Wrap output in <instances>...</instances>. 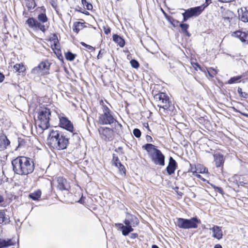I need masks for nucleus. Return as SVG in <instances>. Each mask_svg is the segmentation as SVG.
Returning a JSON list of instances; mask_svg holds the SVG:
<instances>
[{"label":"nucleus","instance_id":"nucleus-35","mask_svg":"<svg viewBox=\"0 0 248 248\" xmlns=\"http://www.w3.org/2000/svg\"><path fill=\"white\" fill-rule=\"evenodd\" d=\"M238 93H239L240 96L241 97L247 98L248 97V93L246 92H243L242 91V89L241 88H238L237 90Z\"/></svg>","mask_w":248,"mask_h":248},{"label":"nucleus","instance_id":"nucleus-46","mask_svg":"<svg viewBox=\"0 0 248 248\" xmlns=\"http://www.w3.org/2000/svg\"><path fill=\"white\" fill-rule=\"evenodd\" d=\"M178 187L177 186H176L175 187V188H173V189L174 190V191L177 193V194L180 196V197H182L183 195V192H181V191H178Z\"/></svg>","mask_w":248,"mask_h":248},{"label":"nucleus","instance_id":"nucleus-3","mask_svg":"<svg viewBox=\"0 0 248 248\" xmlns=\"http://www.w3.org/2000/svg\"><path fill=\"white\" fill-rule=\"evenodd\" d=\"M143 148L146 150L150 158L155 165L160 166L165 165V155L155 145L147 143L143 145Z\"/></svg>","mask_w":248,"mask_h":248},{"label":"nucleus","instance_id":"nucleus-58","mask_svg":"<svg viewBox=\"0 0 248 248\" xmlns=\"http://www.w3.org/2000/svg\"><path fill=\"white\" fill-rule=\"evenodd\" d=\"M144 126L145 127H146V128H147V129H148V130H150V129H149V125H148V124L147 123H144Z\"/></svg>","mask_w":248,"mask_h":248},{"label":"nucleus","instance_id":"nucleus-16","mask_svg":"<svg viewBox=\"0 0 248 248\" xmlns=\"http://www.w3.org/2000/svg\"><path fill=\"white\" fill-rule=\"evenodd\" d=\"M177 165L176 161L171 157H170L169 164L166 168V171L169 175H172L174 173Z\"/></svg>","mask_w":248,"mask_h":248},{"label":"nucleus","instance_id":"nucleus-19","mask_svg":"<svg viewBox=\"0 0 248 248\" xmlns=\"http://www.w3.org/2000/svg\"><path fill=\"white\" fill-rule=\"evenodd\" d=\"M223 18L224 21L230 23L236 19L233 13L229 10H225L223 14Z\"/></svg>","mask_w":248,"mask_h":248},{"label":"nucleus","instance_id":"nucleus-10","mask_svg":"<svg viewBox=\"0 0 248 248\" xmlns=\"http://www.w3.org/2000/svg\"><path fill=\"white\" fill-rule=\"evenodd\" d=\"M98 123L102 125L111 124L114 123L115 125L116 124H117L119 125L121 127L122 126V125L114 119L111 113L100 114L98 118Z\"/></svg>","mask_w":248,"mask_h":248},{"label":"nucleus","instance_id":"nucleus-34","mask_svg":"<svg viewBox=\"0 0 248 248\" xmlns=\"http://www.w3.org/2000/svg\"><path fill=\"white\" fill-rule=\"evenodd\" d=\"M82 5L85 7L86 9L88 10H91L93 9V5L91 3L86 1V0H81Z\"/></svg>","mask_w":248,"mask_h":248},{"label":"nucleus","instance_id":"nucleus-52","mask_svg":"<svg viewBox=\"0 0 248 248\" xmlns=\"http://www.w3.org/2000/svg\"><path fill=\"white\" fill-rule=\"evenodd\" d=\"M4 79V76L3 74L0 73V82H2Z\"/></svg>","mask_w":248,"mask_h":248},{"label":"nucleus","instance_id":"nucleus-36","mask_svg":"<svg viewBox=\"0 0 248 248\" xmlns=\"http://www.w3.org/2000/svg\"><path fill=\"white\" fill-rule=\"evenodd\" d=\"M119 170L120 173L122 175H124L125 174V169L124 167L121 164V162H119L118 166H116Z\"/></svg>","mask_w":248,"mask_h":248},{"label":"nucleus","instance_id":"nucleus-40","mask_svg":"<svg viewBox=\"0 0 248 248\" xmlns=\"http://www.w3.org/2000/svg\"><path fill=\"white\" fill-rule=\"evenodd\" d=\"M133 135L136 137V138H140L141 136V132L140 130V129L138 128H135L133 131Z\"/></svg>","mask_w":248,"mask_h":248},{"label":"nucleus","instance_id":"nucleus-28","mask_svg":"<svg viewBox=\"0 0 248 248\" xmlns=\"http://www.w3.org/2000/svg\"><path fill=\"white\" fill-rule=\"evenodd\" d=\"M13 68L16 72L19 73H23L26 70V67L22 63L14 65Z\"/></svg>","mask_w":248,"mask_h":248},{"label":"nucleus","instance_id":"nucleus-12","mask_svg":"<svg viewBox=\"0 0 248 248\" xmlns=\"http://www.w3.org/2000/svg\"><path fill=\"white\" fill-rule=\"evenodd\" d=\"M99 132L101 138L105 140H110L113 138V130L108 127H100Z\"/></svg>","mask_w":248,"mask_h":248},{"label":"nucleus","instance_id":"nucleus-56","mask_svg":"<svg viewBox=\"0 0 248 248\" xmlns=\"http://www.w3.org/2000/svg\"><path fill=\"white\" fill-rule=\"evenodd\" d=\"M211 3V0H206V5H205L204 6L207 7L210 3Z\"/></svg>","mask_w":248,"mask_h":248},{"label":"nucleus","instance_id":"nucleus-57","mask_svg":"<svg viewBox=\"0 0 248 248\" xmlns=\"http://www.w3.org/2000/svg\"><path fill=\"white\" fill-rule=\"evenodd\" d=\"M214 248H222V247L220 245L217 244L214 246Z\"/></svg>","mask_w":248,"mask_h":248},{"label":"nucleus","instance_id":"nucleus-22","mask_svg":"<svg viewBox=\"0 0 248 248\" xmlns=\"http://www.w3.org/2000/svg\"><path fill=\"white\" fill-rule=\"evenodd\" d=\"M214 160L217 167H220L223 165L224 163L223 155L220 154L214 155Z\"/></svg>","mask_w":248,"mask_h":248},{"label":"nucleus","instance_id":"nucleus-9","mask_svg":"<svg viewBox=\"0 0 248 248\" xmlns=\"http://www.w3.org/2000/svg\"><path fill=\"white\" fill-rule=\"evenodd\" d=\"M26 24L28 25L30 28L35 31L39 30L44 32L47 28V27H46L45 25H42L41 23L39 22L37 19L33 17L28 18L26 21Z\"/></svg>","mask_w":248,"mask_h":248},{"label":"nucleus","instance_id":"nucleus-62","mask_svg":"<svg viewBox=\"0 0 248 248\" xmlns=\"http://www.w3.org/2000/svg\"><path fill=\"white\" fill-rule=\"evenodd\" d=\"M152 248H159L155 245H153L152 246Z\"/></svg>","mask_w":248,"mask_h":248},{"label":"nucleus","instance_id":"nucleus-8","mask_svg":"<svg viewBox=\"0 0 248 248\" xmlns=\"http://www.w3.org/2000/svg\"><path fill=\"white\" fill-rule=\"evenodd\" d=\"M50 63L48 61H43L31 71V74L38 77L48 75L49 73Z\"/></svg>","mask_w":248,"mask_h":248},{"label":"nucleus","instance_id":"nucleus-14","mask_svg":"<svg viewBox=\"0 0 248 248\" xmlns=\"http://www.w3.org/2000/svg\"><path fill=\"white\" fill-rule=\"evenodd\" d=\"M57 187L60 190H67L68 191L70 189V186L69 183L62 177H59L57 178Z\"/></svg>","mask_w":248,"mask_h":248},{"label":"nucleus","instance_id":"nucleus-64","mask_svg":"<svg viewBox=\"0 0 248 248\" xmlns=\"http://www.w3.org/2000/svg\"><path fill=\"white\" fill-rule=\"evenodd\" d=\"M242 114L247 117H248V114L247 113H242Z\"/></svg>","mask_w":248,"mask_h":248},{"label":"nucleus","instance_id":"nucleus-38","mask_svg":"<svg viewBox=\"0 0 248 248\" xmlns=\"http://www.w3.org/2000/svg\"><path fill=\"white\" fill-rule=\"evenodd\" d=\"M130 63L132 67L134 68H138L139 67L140 64L139 62L134 59H133L130 61Z\"/></svg>","mask_w":248,"mask_h":248},{"label":"nucleus","instance_id":"nucleus-43","mask_svg":"<svg viewBox=\"0 0 248 248\" xmlns=\"http://www.w3.org/2000/svg\"><path fill=\"white\" fill-rule=\"evenodd\" d=\"M180 27H181L182 31L184 32H186V31H187V29L189 27V25L187 24H181L180 25Z\"/></svg>","mask_w":248,"mask_h":248},{"label":"nucleus","instance_id":"nucleus-11","mask_svg":"<svg viewBox=\"0 0 248 248\" xmlns=\"http://www.w3.org/2000/svg\"><path fill=\"white\" fill-rule=\"evenodd\" d=\"M59 119L60 122L59 124L61 127L71 133L73 132L74 129L73 124L67 118L63 116L59 115Z\"/></svg>","mask_w":248,"mask_h":248},{"label":"nucleus","instance_id":"nucleus-41","mask_svg":"<svg viewBox=\"0 0 248 248\" xmlns=\"http://www.w3.org/2000/svg\"><path fill=\"white\" fill-rule=\"evenodd\" d=\"M80 44L82 46L85 47L86 48H87L89 50H90L91 51H94L95 50V48L93 47L92 46H91L90 45L86 44L84 42H81L80 43Z\"/></svg>","mask_w":248,"mask_h":248},{"label":"nucleus","instance_id":"nucleus-61","mask_svg":"<svg viewBox=\"0 0 248 248\" xmlns=\"http://www.w3.org/2000/svg\"><path fill=\"white\" fill-rule=\"evenodd\" d=\"M3 201V198L2 196L0 195V203L2 202Z\"/></svg>","mask_w":248,"mask_h":248},{"label":"nucleus","instance_id":"nucleus-55","mask_svg":"<svg viewBox=\"0 0 248 248\" xmlns=\"http://www.w3.org/2000/svg\"><path fill=\"white\" fill-rule=\"evenodd\" d=\"M219 1L221 2H230L231 1H233L234 0H218Z\"/></svg>","mask_w":248,"mask_h":248},{"label":"nucleus","instance_id":"nucleus-54","mask_svg":"<svg viewBox=\"0 0 248 248\" xmlns=\"http://www.w3.org/2000/svg\"><path fill=\"white\" fill-rule=\"evenodd\" d=\"M207 172V169H206L205 168H202L201 170H200V173H205V172Z\"/></svg>","mask_w":248,"mask_h":248},{"label":"nucleus","instance_id":"nucleus-24","mask_svg":"<svg viewBox=\"0 0 248 248\" xmlns=\"http://www.w3.org/2000/svg\"><path fill=\"white\" fill-rule=\"evenodd\" d=\"M243 75H239L232 77L227 81L228 84H232L234 83H239L241 81V79L243 78Z\"/></svg>","mask_w":248,"mask_h":248},{"label":"nucleus","instance_id":"nucleus-23","mask_svg":"<svg viewBox=\"0 0 248 248\" xmlns=\"http://www.w3.org/2000/svg\"><path fill=\"white\" fill-rule=\"evenodd\" d=\"M44 13L39 14L37 16V20L39 22L42 23V25H45V23L48 21V18L45 13L46 10L44 9Z\"/></svg>","mask_w":248,"mask_h":248},{"label":"nucleus","instance_id":"nucleus-2","mask_svg":"<svg viewBox=\"0 0 248 248\" xmlns=\"http://www.w3.org/2000/svg\"><path fill=\"white\" fill-rule=\"evenodd\" d=\"M47 141L50 146L58 150L66 148L69 143L68 138L58 131L53 130L50 131Z\"/></svg>","mask_w":248,"mask_h":248},{"label":"nucleus","instance_id":"nucleus-13","mask_svg":"<svg viewBox=\"0 0 248 248\" xmlns=\"http://www.w3.org/2000/svg\"><path fill=\"white\" fill-rule=\"evenodd\" d=\"M205 8V6L203 5L191 8L186 10L184 13L189 18L192 16H197L202 13Z\"/></svg>","mask_w":248,"mask_h":248},{"label":"nucleus","instance_id":"nucleus-7","mask_svg":"<svg viewBox=\"0 0 248 248\" xmlns=\"http://www.w3.org/2000/svg\"><path fill=\"white\" fill-rule=\"evenodd\" d=\"M200 222V220L196 217L190 219L178 218H177L176 224L181 229H196L198 227V223Z\"/></svg>","mask_w":248,"mask_h":248},{"label":"nucleus","instance_id":"nucleus-4","mask_svg":"<svg viewBox=\"0 0 248 248\" xmlns=\"http://www.w3.org/2000/svg\"><path fill=\"white\" fill-rule=\"evenodd\" d=\"M124 223L125 225L122 223H116L115 226L121 230L123 235L126 236L129 233L133 231V227L137 226L139 221L136 216L128 214Z\"/></svg>","mask_w":248,"mask_h":248},{"label":"nucleus","instance_id":"nucleus-21","mask_svg":"<svg viewBox=\"0 0 248 248\" xmlns=\"http://www.w3.org/2000/svg\"><path fill=\"white\" fill-rule=\"evenodd\" d=\"M10 141L7 137L4 135L0 136V150H5L10 144Z\"/></svg>","mask_w":248,"mask_h":248},{"label":"nucleus","instance_id":"nucleus-50","mask_svg":"<svg viewBox=\"0 0 248 248\" xmlns=\"http://www.w3.org/2000/svg\"><path fill=\"white\" fill-rule=\"evenodd\" d=\"M182 15L183 16V22H185L186 21L188 18H189L187 15H185V13L182 14Z\"/></svg>","mask_w":248,"mask_h":248},{"label":"nucleus","instance_id":"nucleus-31","mask_svg":"<svg viewBox=\"0 0 248 248\" xmlns=\"http://www.w3.org/2000/svg\"><path fill=\"white\" fill-rule=\"evenodd\" d=\"M41 192L40 190L36 191L30 194V197L33 200H38L41 197Z\"/></svg>","mask_w":248,"mask_h":248},{"label":"nucleus","instance_id":"nucleus-45","mask_svg":"<svg viewBox=\"0 0 248 248\" xmlns=\"http://www.w3.org/2000/svg\"><path fill=\"white\" fill-rule=\"evenodd\" d=\"M50 3L52 6V7L54 9H56L57 7V4L56 3V0H49Z\"/></svg>","mask_w":248,"mask_h":248},{"label":"nucleus","instance_id":"nucleus-47","mask_svg":"<svg viewBox=\"0 0 248 248\" xmlns=\"http://www.w3.org/2000/svg\"><path fill=\"white\" fill-rule=\"evenodd\" d=\"M193 175L197 177V178L201 179L203 180V181H205L204 179H203V178H202L201 175L200 174H198V173L197 171H193Z\"/></svg>","mask_w":248,"mask_h":248},{"label":"nucleus","instance_id":"nucleus-6","mask_svg":"<svg viewBox=\"0 0 248 248\" xmlns=\"http://www.w3.org/2000/svg\"><path fill=\"white\" fill-rule=\"evenodd\" d=\"M154 99L159 107V111L162 109L164 112L170 111L173 108L168 95L164 93H159L154 95Z\"/></svg>","mask_w":248,"mask_h":248},{"label":"nucleus","instance_id":"nucleus-20","mask_svg":"<svg viewBox=\"0 0 248 248\" xmlns=\"http://www.w3.org/2000/svg\"><path fill=\"white\" fill-rule=\"evenodd\" d=\"M15 243V241L13 239L0 238V248H5L9 246H13Z\"/></svg>","mask_w":248,"mask_h":248},{"label":"nucleus","instance_id":"nucleus-18","mask_svg":"<svg viewBox=\"0 0 248 248\" xmlns=\"http://www.w3.org/2000/svg\"><path fill=\"white\" fill-rule=\"evenodd\" d=\"M212 231V236L218 240H220L222 238L223 233L221 227L214 225L212 228L210 229Z\"/></svg>","mask_w":248,"mask_h":248},{"label":"nucleus","instance_id":"nucleus-17","mask_svg":"<svg viewBox=\"0 0 248 248\" xmlns=\"http://www.w3.org/2000/svg\"><path fill=\"white\" fill-rule=\"evenodd\" d=\"M239 19L244 22H248V7H244L238 9Z\"/></svg>","mask_w":248,"mask_h":248},{"label":"nucleus","instance_id":"nucleus-27","mask_svg":"<svg viewBox=\"0 0 248 248\" xmlns=\"http://www.w3.org/2000/svg\"><path fill=\"white\" fill-rule=\"evenodd\" d=\"M10 221L9 217L6 216L5 212H0V224H7Z\"/></svg>","mask_w":248,"mask_h":248},{"label":"nucleus","instance_id":"nucleus-53","mask_svg":"<svg viewBox=\"0 0 248 248\" xmlns=\"http://www.w3.org/2000/svg\"><path fill=\"white\" fill-rule=\"evenodd\" d=\"M216 190H217L219 193L221 194H223V191L221 187H217Z\"/></svg>","mask_w":248,"mask_h":248},{"label":"nucleus","instance_id":"nucleus-51","mask_svg":"<svg viewBox=\"0 0 248 248\" xmlns=\"http://www.w3.org/2000/svg\"><path fill=\"white\" fill-rule=\"evenodd\" d=\"M138 235L136 233H131L130 235V237L132 239H135L138 237Z\"/></svg>","mask_w":248,"mask_h":248},{"label":"nucleus","instance_id":"nucleus-1","mask_svg":"<svg viewBox=\"0 0 248 248\" xmlns=\"http://www.w3.org/2000/svg\"><path fill=\"white\" fill-rule=\"evenodd\" d=\"M13 170L19 175H26L31 173L34 170L32 159L26 156H18L12 161Z\"/></svg>","mask_w":248,"mask_h":248},{"label":"nucleus","instance_id":"nucleus-26","mask_svg":"<svg viewBox=\"0 0 248 248\" xmlns=\"http://www.w3.org/2000/svg\"><path fill=\"white\" fill-rule=\"evenodd\" d=\"M84 24V23L80 22H75L73 27V31L76 33H78L80 30L83 29L85 27Z\"/></svg>","mask_w":248,"mask_h":248},{"label":"nucleus","instance_id":"nucleus-42","mask_svg":"<svg viewBox=\"0 0 248 248\" xmlns=\"http://www.w3.org/2000/svg\"><path fill=\"white\" fill-rule=\"evenodd\" d=\"M53 37L54 38L51 40V46H54L55 45H59L57 36L55 35H54Z\"/></svg>","mask_w":248,"mask_h":248},{"label":"nucleus","instance_id":"nucleus-25","mask_svg":"<svg viewBox=\"0 0 248 248\" xmlns=\"http://www.w3.org/2000/svg\"><path fill=\"white\" fill-rule=\"evenodd\" d=\"M113 40L118 44L121 47H123L124 46L125 42L124 40L117 34L113 35Z\"/></svg>","mask_w":248,"mask_h":248},{"label":"nucleus","instance_id":"nucleus-30","mask_svg":"<svg viewBox=\"0 0 248 248\" xmlns=\"http://www.w3.org/2000/svg\"><path fill=\"white\" fill-rule=\"evenodd\" d=\"M26 5L28 10H31L34 8L36 3L34 0H26Z\"/></svg>","mask_w":248,"mask_h":248},{"label":"nucleus","instance_id":"nucleus-39","mask_svg":"<svg viewBox=\"0 0 248 248\" xmlns=\"http://www.w3.org/2000/svg\"><path fill=\"white\" fill-rule=\"evenodd\" d=\"M18 145L16 148L17 149L18 148H21L22 147H23L25 145V141L23 139H22L21 138H18Z\"/></svg>","mask_w":248,"mask_h":248},{"label":"nucleus","instance_id":"nucleus-48","mask_svg":"<svg viewBox=\"0 0 248 248\" xmlns=\"http://www.w3.org/2000/svg\"><path fill=\"white\" fill-rule=\"evenodd\" d=\"M104 50L101 49L98 53V54L97 56L98 59H100L102 57L103 54L104 53Z\"/></svg>","mask_w":248,"mask_h":248},{"label":"nucleus","instance_id":"nucleus-44","mask_svg":"<svg viewBox=\"0 0 248 248\" xmlns=\"http://www.w3.org/2000/svg\"><path fill=\"white\" fill-rule=\"evenodd\" d=\"M113 164L115 166H118L119 162H121L119 160L118 157L115 156L114 155H113Z\"/></svg>","mask_w":248,"mask_h":248},{"label":"nucleus","instance_id":"nucleus-63","mask_svg":"<svg viewBox=\"0 0 248 248\" xmlns=\"http://www.w3.org/2000/svg\"><path fill=\"white\" fill-rule=\"evenodd\" d=\"M242 114L247 117H248V114L247 113H242Z\"/></svg>","mask_w":248,"mask_h":248},{"label":"nucleus","instance_id":"nucleus-49","mask_svg":"<svg viewBox=\"0 0 248 248\" xmlns=\"http://www.w3.org/2000/svg\"><path fill=\"white\" fill-rule=\"evenodd\" d=\"M104 32L106 34H109L110 32V29L109 28H105L104 27Z\"/></svg>","mask_w":248,"mask_h":248},{"label":"nucleus","instance_id":"nucleus-15","mask_svg":"<svg viewBox=\"0 0 248 248\" xmlns=\"http://www.w3.org/2000/svg\"><path fill=\"white\" fill-rule=\"evenodd\" d=\"M232 35V36L239 38L241 42L248 44V32L237 31L233 32Z\"/></svg>","mask_w":248,"mask_h":248},{"label":"nucleus","instance_id":"nucleus-60","mask_svg":"<svg viewBox=\"0 0 248 248\" xmlns=\"http://www.w3.org/2000/svg\"><path fill=\"white\" fill-rule=\"evenodd\" d=\"M78 202L80 203H83L84 202V201L82 200V198H80V199L78 201Z\"/></svg>","mask_w":248,"mask_h":248},{"label":"nucleus","instance_id":"nucleus-32","mask_svg":"<svg viewBox=\"0 0 248 248\" xmlns=\"http://www.w3.org/2000/svg\"><path fill=\"white\" fill-rule=\"evenodd\" d=\"M76 56V54H74L69 51L65 53V57L66 59L70 61H73L75 59Z\"/></svg>","mask_w":248,"mask_h":248},{"label":"nucleus","instance_id":"nucleus-37","mask_svg":"<svg viewBox=\"0 0 248 248\" xmlns=\"http://www.w3.org/2000/svg\"><path fill=\"white\" fill-rule=\"evenodd\" d=\"M52 49L54 53L56 54H60L61 52L59 45H55L54 46H51Z\"/></svg>","mask_w":248,"mask_h":248},{"label":"nucleus","instance_id":"nucleus-5","mask_svg":"<svg viewBox=\"0 0 248 248\" xmlns=\"http://www.w3.org/2000/svg\"><path fill=\"white\" fill-rule=\"evenodd\" d=\"M37 113V124L42 130L47 129L49 126V116L51 114L50 110L46 108H41Z\"/></svg>","mask_w":248,"mask_h":248},{"label":"nucleus","instance_id":"nucleus-29","mask_svg":"<svg viewBox=\"0 0 248 248\" xmlns=\"http://www.w3.org/2000/svg\"><path fill=\"white\" fill-rule=\"evenodd\" d=\"M100 105L102 106V114L110 113L111 111L109 108L105 104L104 101L101 100L100 101Z\"/></svg>","mask_w":248,"mask_h":248},{"label":"nucleus","instance_id":"nucleus-33","mask_svg":"<svg viewBox=\"0 0 248 248\" xmlns=\"http://www.w3.org/2000/svg\"><path fill=\"white\" fill-rule=\"evenodd\" d=\"M207 73L210 77L213 78L217 73V71L214 68L209 67L207 69Z\"/></svg>","mask_w":248,"mask_h":248},{"label":"nucleus","instance_id":"nucleus-59","mask_svg":"<svg viewBox=\"0 0 248 248\" xmlns=\"http://www.w3.org/2000/svg\"><path fill=\"white\" fill-rule=\"evenodd\" d=\"M146 140L148 141H149L150 140H152V138L151 136H146Z\"/></svg>","mask_w":248,"mask_h":248}]
</instances>
